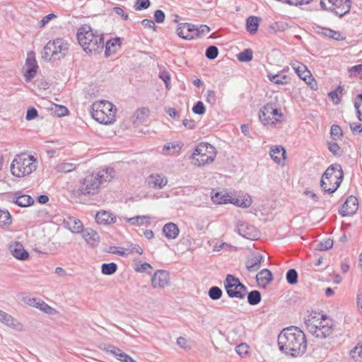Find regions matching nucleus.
<instances>
[{
	"label": "nucleus",
	"instance_id": "6e6d98bb",
	"mask_svg": "<svg viewBox=\"0 0 362 362\" xmlns=\"http://www.w3.org/2000/svg\"><path fill=\"white\" fill-rule=\"evenodd\" d=\"M210 31V28L207 26L206 25H201L199 26H197V33H195V35H194L195 37H201L205 33H208Z\"/></svg>",
	"mask_w": 362,
	"mask_h": 362
},
{
	"label": "nucleus",
	"instance_id": "c756f323",
	"mask_svg": "<svg viewBox=\"0 0 362 362\" xmlns=\"http://www.w3.org/2000/svg\"><path fill=\"white\" fill-rule=\"evenodd\" d=\"M211 199L213 202L218 204H227L229 203V202H232L231 196L228 194L218 192L211 195Z\"/></svg>",
	"mask_w": 362,
	"mask_h": 362
},
{
	"label": "nucleus",
	"instance_id": "3c124183",
	"mask_svg": "<svg viewBox=\"0 0 362 362\" xmlns=\"http://www.w3.org/2000/svg\"><path fill=\"white\" fill-rule=\"evenodd\" d=\"M124 219L127 222L130 223L132 225H136L139 224V219H146V221H149L151 217L148 216H136L132 218H125Z\"/></svg>",
	"mask_w": 362,
	"mask_h": 362
},
{
	"label": "nucleus",
	"instance_id": "69168bd1",
	"mask_svg": "<svg viewBox=\"0 0 362 362\" xmlns=\"http://www.w3.org/2000/svg\"><path fill=\"white\" fill-rule=\"evenodd\" d=\"M184 27H186L187 33L189 34H192L195 35V33H197V25H195L194 24L188 23H182Z\"/></svg>",
	"mask_w": 362,
	"mask_h": 362
},
{
	"label": "nucleus",
	"instance_id": "a211bd4d",
	"mask_svg": "<svg viewBox=\"0 0 362 362\" xmlns=\"http://www.w3.org/2000/svg\"><path fill=\"white\" fill-rule=\"evenodd\" d=\"M147 180L149 187L153 189H162L168 183L167 177L159 174L151 175Z\"/></svg>",
	"mask_w": 362,
	"mask_h": 362
},
{
	"label": "nucleus",
	"instance_id": "13d9d810",
	"mask_svg": "<svg viewBox=\"0 0 362 362\" xmlns=\"http://www.w3.org/2000/svg\"><path fill=\"white\" fill-rule=\"evenodd\" d=\"M57 17V16L54 13H49L45 17L39 22V27L42 28L45 26L52 19H54Z\"/></svg>",
	"mask_w": 362,
	"mask_h": 362
},
{
	"label": "nucleus",
	"instance_id": "cd10ccee",
	"mask_svg": "<svg viewBox=\"0 0 362 362\" xmlns=\"http://www.w3.org/2000/svg\"><path fill=\"white\" fill-rule=\"evenodd\" d=\"M267 77L270 81L277 85H285L289 83L291 78L288 76L281 74H273L269 73Z\"/></svg>",
	"mask_w": 362,
	"mask_h": 362
},
{
	"label": "nucleus",
	"instance_id": "a18cd8bd",
	"mask_svg": "<svg viewBox=\"0 0 362 362\" xmlns=\"http://www.w3.org/2000/svg\"><path fill=\"white\" fill-rule=\"evenodd\" d=\"M0 321L8 326L14 325V319L11 317V315L4 311L0 312Z\"/></svg>",
	"mask_w": 362,
	"mask_h": 362
},
{
	"label": "nucleus",
	"instance_id": "c9c22d12",
	"mask_svg": "<svg viewBox=\"0 0 362 362\" xmlns=\"http://www.w3.org/2000/svg\"><path fill=\"white\" fill-rule=\"evenodd\" d=\"M333 247V240L331 238H327L320 241L316 245V250L324 251L331 249Z\"/></svg>",
	"mask_w": 362,
	"mask_h": 362
},
{
	"label": "nucleus",
	"instance_id": "e433bc0d",
	"mask_svg": "<svg viewBox=\"0 0 362 362\" xmlns=\"http://www.w3.org/2000/svg\"><path fill=\"white\" fill-rule=\"evenodd\" d=\"M208 294L211 299L216 300L221 298L223 291L218 286H212L209 288Z\"/></svg>",
	"mask_w": 362,
	"mask_h": 362
},
{
	"label": "nucleus",
	"instance_id": "9b49d317",
	"mask_svg": "<svg viewBox=\"0 0 362 362\" xmlns=\"http://www.w3.org/2000/svg\"><path fill=\"white\" fill-rule=\"evenodd\" d=\"M282 117L283 114L281 110L270 103L264 105L259 112V118L264 124H274L276 122L280 121Z\"/></svg>",
	"mask_w": 362,
	"mask_h": 362
},
{
	"label": "nucleus",
	"instance_id": "473e14b6",
	"mask_svg": "<svg viewBox=\"0 0 362 362\" xmlns=\"http://www.w3.org/2000/svg\"><path fill=\"white\" fill-rule=\"evenodd\" d=\"M11 223V216L8 211L0 210V227L9 226Z\"/></svg>",
	"mask_w": 362,
	"mask_h": 362
},
{
	"label": "nucleus",
	"instance_id": "bb28decb",
	"mask_svg": "<svg viewBox=\"0 0 362 362\" xmlns=\"http://www.w3.org/2000/svg\"><path fill=\"white\" fill-rule=\"evenodd\" d=\"M262 259L263 256L259 252L250 250V272L259 270Z\"/></svg>",
	"mask_w": 362,
	"mask_h": 362
},
{
	"label": "nucleus",
	"instance_id": "7c9ffc66",
	"mask_svg": "<svg viewBox=\"0 0 362 362\" xmlns=\"http://www.w3.org/2000/svg\"><path fill=\"white\" fill-rule=\"evenodd\" d=\"M56 45L57 47L59 45H57V42H52V41H49L47 45L44 47V48L46 50V52L49 54L50 58L49 60H59V57H57V51L54 50V47H56Z\"/></svg>",
	"mask_w": 362,
	"mask_h": 362
},
{
	"label": "nucleus",
	"instance_id": "2eb2a0df",
	"mask_svg": "<svg viewBox=\"0 0 362 362\" xmlns=\"http://www.w3.org/2000/svg\"><path fill=\"white\" fill-rule=\"evenodd\" d=\"M255 280L259 288H265L273 281L272 273L267 269H262L256 274Z\"/></svg>",
	"mask_w": 362,
	"mask_h": 362
},
{
	"label": "nucleus",
	"instance_id": "37998d69",
	"mask_svg": "<svg viewBox=\"0 0 362 362\" xmlns=\"http://www.w3.org/2000/svg\"><path fill=\"white\" fill-rule=\"evenodd\" d=\"M237 354L243 357H245L249 353V345L246 343H241L235 347Z\"/></svg>",
	"mask_w": 362,
	"mask_h": 362
},
{
	"label": "nucleus",
	"instance_id": "0e129e2a",
	"mask_svg": "<svg viewBox=\"0 0 362 362\" xmlns=\"http://www.w3.org/2000/svg\"><path fill=\"white\" fill-rule=\"evenodd\" d=\"M141 24L144 28H151L153 30H156L157 28V26L156 25L154 21L150 19H144L141 21Z\"/></svg>",
	"mask_w": 362,
	"mask_h": 362
},
{
	"label": "nucleus",
	"instance_id": "58836bf2",
	"mask_svg": "<svg viewBox=\"0 0 362 362\" xmlns=\"http://www.w3.org/2000/svg\"><path fill=\"white\" fill-rule=\"evenodd\" d=\"M186 27H184L182 23H180L178 25V27L176 30V33L177 35L184 39V40H192V39H194L195 37L194 36L193 34H189V33H187L186 35H185V32H184V30L186 29L185 28Z\"/></svg>",
	"mask_w": 362,
	"mask_h": 362
},
{
	"label": "nucleus",
	"instance_id": "5701e85b",
	"mask_svg": "<svg viewBox=\"0 0 362 362\" xmlns=\"http://www.w3.org/2000/svg\"><path fill=\"white\" fill-rule=\"evenodd\" d=\"M316 32L318 34H321L325 37H328L330 39H333L337 41L344 40V37H342L341 34L339 31H336L328 28L317 26Z\"/></svg>",
	"mask_w": 362,
	"mask_h": 362
},
{
	"label": "nucleus",
	"instance_id": "f257e3e1",
	"mask_svg": "<svg viewBox=\"0 0 362 362\" xmlns=\"http://www.w3.org/2000/svg\"><path fill=\"white\" fill-rule=\"evenodd\" d=\"M277 344L281 353L294 358L303 356L308 346L305 333L296 326L283 329L278 335Z\"/></svg>",
	"mask_w": 362,
	"mask_h": 362
},
{
	"label": "nucleus",
	"instance_id": "b1692460",
	"mask_svg": "<svg viewBox=\"0 0 362 362\" xmlns=\"http://www.w3.org/2000/svg\"><path fill=\"white\" fill-rule=\"evenodd\" d=\"M269 154L272 159L278 164L286 158V150L281 146L272 147Z\"/></svg>",
	"mask_w": 362,
	"mask_h": 362
},
{
	"label": "nucleus",
	"instance_id": "ea45409f",
	"mask_svg": "<svg viewBox=\"0 0 362 362\" xmlns=\"http://www.w3.org/2000/svg\"><path fill=\"white\" fill-rule=\"evenodd\" d=\"M262 18L257 16H250V35L255 34L258 29Z\"/></svg>",
	"mask_w": 362,
	"mask_h": 362
},
{
	"label": "nucleus",
	"instance_id": "412c9836",
	"mask_svg": "<svg viewBox=\"0 0 362 362\" xmlns=\"http://www.w3.org/2000/svg\"><path fill=\"white\" fill-rule=\"evenodd\" d=\"M13 202L21 207H28L33 204L34 199L27 194H21L20 192L14 194Z\"/></svg>",
	"mask_w": 362,
	"mask_h": 362
},
{
	"label": "nucleus",
	"instance_id": "5fc2aeb1",
	"mask_svg": "<svg viewBox=\"0 0 362 362\" xmlns=\"http://www.w3.org/2000/svg\"><path fill=\"white\" fill-rule=\"evenodd\" d=\"M165 14L162 10L158 9V10L155 11L154 19L157 23H163L165 21Z\"/></svg>",
	"mask_w": 362,
	"mask_h": 362
},
{
	"label": "nucleus",
	"instance_id": "f8f14e48",
	"mask_svg": "<svg viewBox=\"0 0 362 362\" xmlns=\"http://www.w3.org/2000/svg\"><path fill=\"white\" fill-rule=\"evenodd\" d=\"M292 67L298 74L299 78L303 80L313 90L317 89V83L313 78H312L310 71L303 64L296 62L292 64Z\"/></svg>",
	"mask_w": 362,
	"mask_h": 362
},
{
	"label": "nucleus",
	"instance_id": "052dcab7",
	"mask_svg": "<svg viewBox=\"0 0 362 362\" xmlns=\"http://www.w3.org/2000/svg\"><path fill=\"white\" fill-rule=\"evenodd\" d=\"M171 149H174V152L178 151L180 149V147L178 144H172L170 145V144H168V145H165L163 148V154H170V151Z\"/></svg>",
	"mask_w": 362,
	"mask_h": 362
},
{
	"label": "nucleus",
	"instance_id": "dca6fc26",
	"mask_svg": "<svg viewBox=\"0 0 362 362\" xmlns=\"http://www.w3.org/2000/svg\"><path fill=\"white\" fill-rule=\"evenodd\" d=\"M11 255L20 260H26L29 257V253L24 249L23 245L18 242H15L9 247Z\"/></svg>",
	"mask_w": 362,
	"mask_h": 362
},
{
	"label": "nucleus",
	"instance_id": "1a4fd4ad",
	"mask_svg": "<svg viewBox=\"0 0 362 362\" xmlns=\"http://www.w3.org/2000/svg\"><path fill=\"white\" fill-rule=\"evenodd\" d=\"M320 6L341 18L350 11V0H320Z\"/></svg>",
	"mask_w": 362,
	"mask_h": 362
},
{
	"label": "nucleus",
	"instance_id": "6e6552de",
	"mask_svg": "<svg viewBox=\"0 0 362 362\" xmlns=\"http://www.w3.org/2000/svg\"><path fill=\"white\" fill-rule=\"evenodd\" d=\"M216 156V150L209 143H200L194 149L191 158L192 163L197 166H203L212 163Z\"/></svg>",
	"mask_w": 362,
	"mask_h": 362
},
{
	"label": "nucleus",
	"instance_id": "0eeeda50",
	"mask_svg": "<svg viewBox=\"0 0 362 362\" xmlns=\"http://www.w3.org/2000/svg\"><path fill=\"white\" fill-rule=\"evenodd\" d=\"M103 174H100V172L96 174L93 173L86 175L85 178L80 182L79 187L76 191V194L78 196H93L96 194L103 180H107V179L103 180Z\"/></svg>",
	"mask_w": 362,
	"mask_h": 362
},
{
	"label": "nucleus",
	"instance_id": "aec40b11",
	"mask_svg": "<svg viewBox=\"0 0 362 362\" xmlns=\"http://www.w3.org/2000/svg\"><path fill=\"white\" fill-rule=\"evenodd\" d=\"M95 221L99 224L107 225L116 221V216L107 211L102 210L95 215Z\"/></svg>",
	"mask_w": 362,
	"mask_h": 362
},
{
	"label": "nucleus",
	"instance_id": "20e7f679",
	"mask_svg": "<svg viewBox=\"0 0 362 362\" xmlns=\"http://www.w3.org/2000/svg\"><path fill=\"white\" fill-rule=\"evenodd\" d=\"M344 178V172L339 164L329 165L323 173L320 186L325 192L334 193L340 186Z\"/></svg>",
	"mask_w": 362,
	"mask_h": 362
},
{
	"label": "nucleus",
	"instance_id": "f3484780",
	"mask_svg": "<svg viewBox=\"0 0 362 362\" xmlns=\"http://www.w3.org/2000/svg\"><path fill=\"white\" fill-rule=\"evenodd\" d=\"M25 65L28 66V69L25 71V77L26 81H30L35 76L38 67L35 57L28 55L26 59Z\"/></svg>",
	"mask_w": 362,
	"mask_h": 362
},
{
	"label": "nucleus",
	"instance_id": "423d86ee",
	"mask_svg": "<svg viewBox=\"0 0 362 362\" xmlns=\"http://www.w3.org/2000/svg\"><path fill=\"white\" fill-rule=\"evenodd\" d=\"M35 161L33 156H28L25 153L16 155L11 164V172L13 175L18 177L28 175L36 170Z\"/></svg>",
	"mask_w": 362,
	"mask_h": 362
},
{
	"label": "nucleus",
	"instance_id": "79ce46f5",
	"mask_svg": "<svg viewBox=\"0 0 362 362\" xmlns=\"http://www.w3.org/2000/svg\"><path fill=\"white\" fill-rule=\"evenodd\" d=\"M76 165L73 163H63L57 165V169L58 172L70 173L73 171Z\"/></svg>",
	"mask_w": 362,
	"mask_h": 362
},
{
	"label": "nucleus",
	"instance_id": "bf43d9fd",
	"mask_svg": "<svg viewBox=\"0 0 362 362\" xmlns=\"http://www.w3.org/2000/svg\"><path fill=\"white\" fill-rule=\"evenodd\" d=\"M37 117V110L35 107H30L26 112L25 119L28 121Z\"/></svg>",
	"mask_w": 362,
	"mask_h": 362
},
{
	"label": "nucleus",
	"instance_id": "2f4dec72",
	"mask_svg": "<svg viewBox=\"0 0 362 362\" xmlns=\"http://www.w3.org/2000/svg\"><path fill=\"white\" fill-rule=\"evenodd\" d=\"M117 270V265L115 262L103 263L101 266V272L105 275H112Z\"/></svg>",
	"mask_w": 362,
	"mask_h": 362
},
{
	"label": "nucleus",
	"instance_id": "f704fd0d",
	"mask_svg": "<svg viewBox=\"0 0 362 362\" xmlns=\"http://www.w3.org/2000/svg\"><path fill=\"white\" fill-rule=\"evenodd\" d=\"M298 274L296 269H290L286 272V279L289 284H296L298 282Z\"/></svg>",
	"mask_w": 362,
	"mask_h": 362
},
{
	"label": "nucleus",
	"instance_id": "39448f33",
	"mask_svg": "<svg viewBox=\"0 0 362 362\" xmlns=\"http://www.w3.org/2000/svg\"><path fill=\"white\" fill-rule=\"evenodd\" d=\"M92 117L97 122L109 124L115 121L117 108L110 102L107 100L97 101L91 107Z\"/></svg>",
	"mask_w": 362,
	"mask_h": 362
},
{
	"label": "nucleus",
	"instance_id": "4d7b16f0",
	"mask_svg": "<svg viewBox=\"0 0 362 362\" xmlns=\"http://www.w3.org/2000/svg\"><path fill=\"white\" fill-rule=\"evenodd\" d=\"M159 77L165 83L166 88L170 89V75L169 74V73L166 72V71L161 72L159 75Z\"/></svg>",
	"mask_w": 362,
	"mask_h": 362
},
{
	"label": "nucleus",
	"instance_id": "9d476101",
	"mask_svg": "<svg viewBox=\"0 0 362 362\" xmlns=\"http://www.w3.org/2000/svg\"><path fill=\"white\" fill-rule=\"evenodd\" d=\"M224 288L230 298H243L247 287L232 274H228L224 281Z\"/></svg>",
	"mask_w": 362,
	"mask_h": 362
},
{
	"label": "nucleus",
	"instance_id": "6ab92c4d",
	"mask_svg": "<svg viewBox=\"0 0 362 362\" xmlns=\"http://www.w3.org/2000/svg\"><path fill=\"white\" fill-rule=\"evenodd\" d=\"M122 39L120 37H115L107 40L105 43V55L108 57L117 52L121 47Z\"/></svg>",
	"mask_w": 362,
	"mask_h": 362
},
{
	"label": "nucleus",
	"instance_id": "72a5a7b5",
	"mask_svg": "<svg viewBox=\"0 0 362 362\" xmlns=\"http://www.w3.org/2000/svg\"><path fill=\"white\" fill-rule=\"evenodd\" d=\"M106 351L110 354H112L113 356H115L118 360L122 361L124 359L123 356L127 355L124 352L122 351L121 349L119 348H117L114 346H108L106 348Z\"/></svg>",
	"mask_w": 362,
	"mask_h": 362
},
{
	"label": "nucleus",
	"instance_id": "c85d7f7f",
	"mask_svg": "<svg viewBox=\"0 0 362 362\" xmlns=\"http://www.w3.org/2000/svg\"><path fill=\"white\" fill-rule=\"evenodd\" d=\"M65 223L72 233H79L83 228L82 222L74 217H69Z\"/></svg>",
	"mask_w": 362,
	"mask_h": 362
},
{
	"label": "nucleus",
	"instance_id": "7ed1b4c3",
	"mask_svg": "<svg viewBox=\"0 0 362 362\" xmlns=\"http://www.w3.org/2000/svg\"><path fill=\"white\" fill-rule=\"evenodd\" d=\"M305 323L308 332L316 338L325 339L332 334V320L325 315L310 314Z\"/></svg>",
	"mask_w": 362,
	"mask_h": 362
},
{
	"label": "nucleus",
	"instance_id": "393cba45",
	"mask_svg": "<svg viewBox=\"0 0 362 362\" xmlns=\"http://www.w3.org/2000/svg\"><path fill=\"white\" fill-rule=\"evenodd\" d=\"M179 232L177 226L172 222L165 224L163 228V233L168 239H175L179 235Z\"/></svg>",
	"mask_w": 362,
	"mask_h": 362
},
{
	"label": "nucleus",
	"instance_id": "ddd939ff",
	"mask_svg": "<svg viewBox=\"0 0 362 362\" xmlns=\"http://www.w3.org/2000/svg\"><path fill=\"white\" fill-rule=\"evenodd\" d=\"M358 199L354 196H349L344 203L342 207L339 211L342 216H348L354 215L358 210Z\"/></svg>",
	"mask_w": 362,
	"mask_h": 362
},
{
	"label": "nucleus",
	"instance_id": "de8ad7c7",
	"mask_svg": "<svg viewBox=\"0 0 362 362\" xmlns=\"http://www.w3.org/2000/svg\"><path fill=\"white\" fill-rule=\"evenodd\" d=\"M205 111V106L202 101H197L192 107V112L197 115H204Z\"/></svg>",
	"mask_w": 362,
	"mask_h": 362
},
{
	"label": "nucleus",
	"instance_id": "49530a36",
	"mask_svg": "<svg viewBox=\"0 0 362 362\" xmlns=\"http://www.w3.org/2000/svg\"><path fill=\"white\" fill-rule=\"evenodd\" d=\"M262 299L261 293L257 290L250 291V305H257Z\"/></svg>",
	"mask_w": 362,
	"mask_h": 362
},
{
	"label": "nucleus",
	"instance_id": "680f3d73",
	"mask_svg": "<svg viewBox=\"0 0 362 362\" xmlns=\"http://www.w3.org/2000/svg\"><path fill=\"white\" fill-rule=\"evenodd\" d=\"M237 58L240 62H249V48L245 49L243 52L237 54Z\"/></svg>",
	"mask_w": 362,
	"mask_h": 362
},
{
	"label": "nucleus",
	"instance_id": "864d4df0",
	"mask_svg": "<svg viewBox=\"0 0 362 362\" xmlns=\"http://www.w3.org/2000/svg\"><path fill=\"white\" fill-rule=\"evenodd\" d=\"M327 145L329 151L332 152L334 156L340 155V147L336 142L330 141L327 143Z\"/></svg>",
	"mask_w": 362,
	"mask_h": 362
},
{
	"label": "nucleus",
	"instance_id": "a878e982",
	"mask_svg": "<svg viewBox=\"0 0 362 362\" xmlns=\"http://www.w3.org/2000/svg\"><path fill=\"white\" fill-rule=\"evenodd\" d=\"M52 42H57L58 45H60L59 47H57V45L56 47L54 46V50L57 51V57H59V60L63 59L67 54L69 49L68 43L62 38H57L52 40Z\"/></svg>",
	"mask_w": 362,
	"mask_h": 362
},
{
	"label": "nucleus",
	"instance_id": "338daca9",
	"mask_svg": "<svg viewBox=\"0 0 362 362\" xmlns=\"http://www.w3.org/2000/svg\"><path fill=\"white\" fill-rule=\"evenodd\" d=\"M177 344L182 349H189L190 347L187 345V340L182 337H180L177 339Z\"/></svg>",
	"mask_w": 362,
	"mask_h": 362
},
{
	"label": "nucleus",
	"instance_id": "8fccbe9b",
	"mask_svg": "<svg viewBox=\"0 0 362 362\" xmlns=\"http://www.w3.org/2000/svg\"><path fill=\"white\" fill-rule=\"evenodd\" d=\"M54 113L57 117H64L69 113L68 109L64 106V105H55V107L54 109Z\"/></svg>",
	"mask_w": 362,
	"mask_h": 362
},
{
	"label": "nucleus",
	"instance_id": "4c0bfd02",
	"mask_svg": "<svg viewBox=\"0 0 362 362\" xmlns=\"http://www.w3.org/2000/svg\"><path fill=\"white\" fill-rule=\"evenodd\" d=\"M218 54V49L214 45L208 47L205 52V56L208 59H215Z\"/></svg>",
	"mask_w": 362,
	"mask_h": 362
},
{
	"label": "nucleus",
	"instance_id": "4be33fe9",
	"mask_svg": "<svg viewBox=\"0 0 362 362\" xmlns=\"http://www.w3.org/2000/svg\"><path fill=\"white\" fill-rule=\"evenodd\" d=\"M83 238L92 247L97 246L100 242V236L98 233L90 228H86L83 230Z\"/></svg>",
	"mask_w": 362,
	"mask_h": 362
},
{
	"label": "nucleus",
	"instance_id": "603ef678",
	"mask_svg": "<svg viewBox=\"0 0 362 362\" xmlns=\"http://www.w3.org/2000/svg\"><path fill=\"white\" fill-rule=\"evenodd\" d=\"M37 308H39L40 310L49 315L52 314L55 311L54 309H53L44 301H40L38 305H37Z\"/></svg>",
	"mask_w": 362,
	"mask_h": 362
},
{
	"label": "nucleus",
	"instance_id": "09e8293b",
	"mask_svg": "<svg viewBox=\"0 0 362 362\" xmlns=\"http://www.w3.org/2000/svg\"><path fill=\"white\" fill-rule=\"evenodd\" d=\"M330 134L334 139H339L343 135V132L339 125L333 124L331 127Z\"/></svg>",
	"mask_w": 362,
	"mask_h": 362
},
{
	"label": "nucleus",
	"instance_id": "774afa93",
	"mask_svg": "<svg viewBox=\"0 0 362 362\" xmlns=\"http://www.w3.org/2000/svg\"><path fill=\"white\" fill-rule=\"evenodd\" d=\"M206 100L207 103H209L211 105L215 103L216 98V93L214 90H209L207 91Z\"/></svg>",
	"mask_w": 362,
	"mask_h": 362
},
{
	"label": "nucleus",
	"instance_id": "e2e57ef3",
	"mask_svg": "<svg viewBox=\"0 0 362 362\" xmlns=\"http://www.w3.org/2000/svg\"><path fill=\"white\" fill-rule=\"evenodd\" d=\"M351 76L358 75L362 78V64H358L351 68L349 70Z\"/></svg>",
	"mask_w": 362,
	"mask_h": 362
},
{
	"label": "nucleus",
	"instance_id": "f03ea898",
	"mask_svg": "<svg viewBox=\"0 0 362 362\" xmlns=\"http://www.w3.org/2000/svg\"><path fill=\"white\" fill-rule=\"evenodd\" d=\"M80 45L86 53H100L104 48L103 34L84 24L78 28L76 33Z\"/></svg>",
	"mask_w": 362,
	"mask_h": 362
},
{
	"label": "nucleus",
	"instance_id": "c03bdc74",
	"mask_svg": "<svg viewBox=\"0 0 362 362\" xmlns=\"http://www.w3.org/2000/svg\"><path fill=\"white\" fill-rule=\"evenodd\" d=\"M150 5V0H136L134 5V8L136 11H141L148 8Z\"/></svg>",
	"mask_w": 362,
	"mask_h": 362
},
{
	"label": "nucleus",
	"instance_id": "4468645a",
	"mask_svg": "<svg viewBox=\"0 0 362 362\" xmlns=\"http://www.w3.org/2000/svg\"><path fill=\"white\" fill-rule=\"evenodd\" d=\"M169 273L165 270H158L151 277L153 288H164L169 283Z\"/></svg>",
	"mask_w": 362,
	"mask_h": 362
},
{
	"label": "nucleus",
	"instance_id": "a19ab883",
	"mask_svg": "<svg viewBox=\"0 0 362 362\" xmlns=\"http://www.w3.org/2000/svg\"><path fill=\"white\" fill-rule=\"evenodd\" d=\"M237 227H238V232L239 235H242L243 237H244L247 239H249V237H248L249 232L247 231L248 224L239 221L237 224Z\"/></svg>",
	"mask_w": 362,
	"mask_h": 362
}]
</instances>
